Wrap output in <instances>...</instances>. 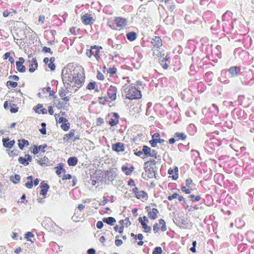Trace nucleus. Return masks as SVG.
Listing matches in <instances>:
<instances>
[{
  "mask_svg": "<svg viewBox=\"0 0 254 254\" xmlns=\"http://www.w3.org/2000/svg\"><path fill=\"white\" fill-rule=\"evenodd\" d=\"M61 127L62 129L64 131H67L69 130L70 128V124L68 122V121L65 123L62 124L61 126Z\"/></svg>",
  "mask_w": 254,
  "mask_h": 254,
  "instance_id": "54",
  "label": "nucleus"
},
{
  "mask_svg": "<svg viewBox=\"0 0 254 254\" xmlns=\"http://www.w3.org/2000/svg\"><path fill=\"white\" fill-rule=\"evenodd\" d=\"M239 78L243 85L252 86L254 83V72L252 69L243 67Z\"/></svg>",
  "mask_w": 254,
  "mask_h": 254,
  "instance_id": "2",
  "label": "nucleus"
},
{
  "mask_svg": "<svg viewBox=\"0 0 254 254\" xmlns=\"http://www.w3.org/2000/svg\"><path fill=\"white\" fill-rule=\"evenodd\" d=\"M134 168L133 166H131L129 168L123 166L122 167V170L125 172L126 175H130L131 173L133 171Z\"/></svg>",
  "mask_w": 254,
  "mask_h": 254,
  "instance_id": "36",
  "label": "nucleus"
},
{
  "mask_svg": "<svg viewBox=\"0 0 254 254\" xmlns=\"http://www.w3.org/2000/svg\"><path fill=\"white\" fill-rule=\"evenodd\" d=\"M17 70L20 72H24L26 70V67L21 64V62H16Z\"/></svg>",
  "mask_w": 254,
  "mask_h": 254,
  "instance_id": "39",
  "label": "nucleus"
},
{
  "mask_svg": "<svg viewBox=\"0 0 254 254\" xmlns=\"http://www.w3.org/2000/svg\"><path fill=\"white\" fill-rule=\"evenodd\" d=\"M96 86H97V84H96V82H95V81L90 82L87 85V86L86 87V89H89V90H92V89H95V87Z\"/></svg>",
  "mask_w": 254,
  "mask_h": 254,
  "instance_id": "56",
  "label": "nucleus"
},
{
  "mask_svg": "<svg viewBox=\"0 0 254 254\" xmlns=\"http://www.w3.org/2000/svg\"><path fill=\"white\" fill-rule=\"evenodd\" d=\"M160 64H161L162 67L164 69H167L168 68L169 64L168 63V62H167V61L165 62V61L161 60L160 61Z\"/></svg>",
  "mask_w": 254,
  "mask_h": 254,
  "instance_id": "61",
  "label": "nucleus"
},
{
  "mask_svg": "<svg viewBox=\"0 0 254 254\" xmlns=\"http://www.w3.org/2000/svg\"><path fill=\"white\" fill-rule=\"evenodd\" d=\"M153 48L158 49L162 46V41L158 36H155L151 41Z\"/></svg>",
  "mask_w": 254,
  "mask_h": 254,
  "instance_id": "14",
  "label": "nucleus"
},
{
  "mask_svg": "<svg viewBox=\"0 0 254 254\" xmlns=\"http://www.w3.org/2000/svg\"><path fill=\"white\" fill-rule=\"evenodd\" d=\"M64 164L63 163H60L58 164V166L55 167V169H57L56 173L58 176H60L63 172V173H65V170L64 168Z\"/></svg>",
  "mask_w": 254,
  "mask_h": 254,
  "instance_id": "35",
  "label": "nucleus"
},
{
  "mask_svg": "<svg viewBox=\"0 0 254 254\" xmlns=\"http://www.w3.org/2000/svg\"><path fill=\"white\" fill-rule=\"evenodd\" d=\"M48 222H50L52 224L51 227L50 228V230L51 231H55V224L53 222H52L50 219H47L45 221H43L42 222V224L43 226H44L46 228H47V229H48L49 226H47V225H48Z\"/></svg>",
  "mask_w": 254,
  "mask_h": 254,
  "instance_id": "33",
  "label": "nucleus"
},
{
  "mask_svg": "<svg viewBox=\"0 0 254 254\" xmlns=\"http://www.w3.org/2000/svg\"><path fill=\"white\" fill-rule=\"evenodd\" d=\"M3 145L5 148H11L14 145L15 142L14 140L9 141V138H4L2 139Z\"/></svg>",
  "mask_w": 254,
  "mask_h": 254,
  "instance_id": "23",
  "label": "nucleus"
},
{
  "mask_svg": "<svg viewBox=\"0 0 254 254\" xmlns=\"http://www.w3.org/2000/svg\"><path fill=\"white\" fill-rule=\"evenodd\" d=\"M117 89L115 86L111 85L107 90L108 98L110 99L111 101H114L116 99V94Z\"/></svg>",
  "mask_w": 254,
  "mask_h": 254,
  "instance_id": "13",
  "label": "nucleus"
},
{
  "mask_svg": "<svg viewBox=\"0 0 254 254\" xmlns=\"http://www.w3.org/2000/svg\"><path fill=\"white\" fill-rule=\"evenodd\" d=\"M189 197L190 198V200L192 202H197V201H198L201 198V197H200V196L199 195H194L193 194H190L189 196Z\"/></svg>",
  "mask_w": 254,
  "mask_h": 254,
  "instance_id": "48",
  "label": "nucleus"
},
{
  "mask_svg": "<svg viewBox=\"0 0 254 254\" xmlns=\"http://www.w3.org/2000/svg\"><path fill=\"white\" fill-rule=\"evenodd\" d=\"M207 47L205 48V51L206 52H208L206 50V48L208 49V47H209L211 49V57H212L214 55L215 56V57L217 58H220L221 57V50L222 47L220 45H217L214 49H211L212 45H209L208 44L207 45H206Z\"/></svg>",
  "mask_w": 254,
  "mask_h": 254,
  "instance_id": "11",
  "label": "nucleus"
},
{
  "mask_svg": "<svg viewBox=\"0 0 254 254\" xmlns=\"http://www.w3.org/2000/svg\"><path fill=\"white\" fill-rule=\"evenodd\" d=\"M34 111L36 113H37L38 114H46L47 113V110L46 109L43 108V105L40 104H38L36 108L34 109Z\"/></svg>",
  "mask_w": 254,
  "mask_h": 254,
  "instance_id": "31",
  "label": "nucleus"
},
{
  "mask_svg": "<svg viewBox=\"0 0 254 254\" xmlns=\"http://www.w3.org/2000/svg\"><path fill=\"white\" fill-rule=\"evenodd\" d=\"M127 38L130 41H133L136 39V34L134 32H130L127 34Z\"/></svg>",
  "mask_w": 254,
  "mask_h": 254,
  "instance_id": "41",
  "label": "nucleus"
},
{
  "mask_svg": "<svg viewBox=\"0 0 254 254\" xmlns=\"http://www.w3.org/2000/svg\"><path fill=\"white\" fill-rule=\"evenodd\" d=\"M62 78L64 86L71 87L74 92L82 86L84 81L81 74L75 72L74 70L71 71L68 68H64L62 70Z\"/></svg>",
  "mask_w": 254,
  "mask_h": 254,
  "instance_id": "1",
  "label": "nucleus"
},
{
  "mask_svg": "<svg viewBox=\"0 0 254 254\" xmlns=\"http://www.w3.org/2000/svg\"><path fill=\"white\" fill-rule=\"evenodd\" d=\"M219 114V109L218 106L213 104L211 107H210L207 111V113L206 114L207 118H211L213 122H215L217 116Z\"/></svg>",
  "mask_w": 254,
  "mask_h": 254,
  "instance_id": "7",
  "label": "nucleus"
},
{
  "mask_svg": "<svg viewBox=\"0 0 254 254\" xmlns=\"http://www.w3.org/2000/svg\"><path fill=\"white\" fill-rule=\"evenodd\" d=\"M141 97V91L135 86H131L126 94V98L130 100L140 99Z\"/></svg>",
  "mask_w": 254,
  "mask_h": 254,
  "instance_id": "5",
  "label": "nucleus"
},
{
  "mask_svg": "<svg viewBox=\"0 0 254 254\" xmlns=\"http://www.w3.org/2000/svg\"><path fill=\"white\" fill-rule=\"evenodd\" d=\"M102 221L104 223L111 226H113L114 223L116 222L115 218L113 217H104L103 218Z\"/></svg>",
  "mask_w": 254,
  "mask_h": 254,
  "instance_id": "29",
  "label": "nucleus"
},
{
  "mask_svg": "<svg viewBox=\"0 0 254 254\" xmlns=\"http://www.w3.org/2000/svg\"><path fill=\"white\" fill-rule=\"evenodd\" d=\"M142 151L143 154L146 157H149V156H151L150 152H151V148L146 146L144 145L143 146L142 148Z\"/></svg>",
  "mask_w": 254,
  "mask_h": 254,
  "instance_id": "43",
  "label": "nucleus"
},
{
  "mask_svg": "<svg viewBox=\"0 0 254 254\" xmlns=\"http://www.w3.org/2000/svg\"><path fill=\"white\" fill-rule=\"evenodd\" d=\"M186 186L190 190L191 192L195 187V185L193 183L192 180L190 178H188L186 180Z\"/></svg>",
  "mask_w": 254,
  "mask_h": 254,
  "instance_id": "26",
  "label": "nucleus"
},
{
  "mask_svg": "<svg viewBox=\"0 0 254 254\" xmlns=\"http://www.w3.org/2000/svg\"><path fill=\"white\" fill-rule=\"evenodd\" d=\"M104 176V173L102 171H96L95 173L91 176L92 185L95 186L96 184L102 182L103 181Z\"/></svg>",
  "mask_w": 254,
  "mask_h": 254,
  "instance_id": "8",
  "label": "nucleus"
},
{
  "mask_svg": "<svg viewBox=\"0 0 254 254\" xmlns=\"http://www.w3.org/2000/svg\"><path fill=\"white\" fill-rule=\"evenodd\" d=\"M185 21L188 23L190 24L191 23L193 24L196 23L198 22L197 19H193L191 18V16L190 15H186L185 17Z\"/></svg>",
  "mask_w": 254,
  "mask_h": 254,
  "instance_id": "40",
  "label": "nucleus"
},
{
  "mask_svg": "<svg viewBox=\"0 0 254 254\" xmlns=\"http://www.w3.org/2000/svg\"><path fill=\"white\" fill-rule=\"evenodd\" d=\"M204 90L205 88L204 87L203 84L201 82H198L196 87V92H202L204 91Z\"/></svg>",
  "mask_w": 254,
  "mask_h": 254,
  "instance_id": "50",
  "label": "nucleus"
},
{
  "mask_svg": "<svg viewBox=\"0 0 254 254\" xmlns=\"http://www.w3.org/2000/svg\"><path fill=\"white\" fill-rule=\"evenodd\" d=\"M52 21L54 25L59 26L62 24L63 20L59 18L57 15H54L52 17Z\"/></svg>",
  "mask_w": 254,
  "mask_h": 254,
  "instance_id": "30",
  "label": "nucleus"
},
{
  "mask_svg": "<svg viewBox=\"0 0 254 254\" xmlns=\"http://www.w3.org/2000/svg\"><path fill=\"white\" fill-rule=\"evenodd\" d=\"M213 77V73L211 71L207 72L204 76L205 80L206 82H210L212 81Z\"/></svg>",
  "mask_w": 254,
  "mask_h": 254,
  "instance_id": "45",
  "label": "nucleus"
},
{
  "mask_svg": "<svg viewBox=\"0 0 254 254\" xmlns=\"http://www.w3.org/2000/svg\"><path fill=\"white\" fill-rule=\"evenodd\" d=\"M102 49V47L99 46H91L90 49H87L86 51V55L90 58L92 56H94L97 61L101 60L100 57V50Z\"/></svg>",
  "mask_w": 254,
  "mask_h": 254,
  "instance_id": "4",
  "label": "nucleus"
},
{
  "mask_svg": "<svg viewBox=\"0 0 254 254\" xmlns=\"http://www.w3.org/2000/svg\"><path fill=\"white\" fill-rule=\"evenodd\" d=\"M146 195L147 193L145 191L141 190L139 191L138 193L136 194L135 196L137 198L139 199L141 197L145 198L146 196Z\"/></svg>",
  "mask_w": 254,
  "mask_h": 254,
  "instance_id": "55",
  "label": "nucleus"
},
{
  "mask_svg": "<svg viewBox=\"0 0 254 254\" xmlns=\"http://www.w3.org/2000/svg\"><path fill=\"white\" fill-rule=\"evenodd\" d=\"M38 67V63L37 62V60L33 58L32 59V63L30 64L29 65V72H33L35 71V70H36V69Z\"/></svg>",
  "mask_w": 254,
  "mask_h": 254,
  "instance_id": "32",
  "label": "nucleus"
},
{
  "mask_svg": "<svg viewBox=\"0 0 254 254\" xmlns=\"http://www.w3.org/2000/svg\"><path fill=\"white\" fill-rule=\"evenodd\" d=\"M65 89H62V90L59 91V95L62 98L65 96L66 93L69 92V89H70V87L65 85Z\"/></svg>",
  "mask_w": 254,
  "mask_h": 254,
  "instance_id": "44",
  "label": "nucleus"
},
{
  "mask_svg": "<svg viewBox=\"0 0 254 254\" xmlns=\"http://www.w3.org/2000/svg\"><path fill=\"white\" fill-rule=\"evenodd\" d=\"M40 187L41 190L40 194L45 197L48 190L49 189V186L48 184L45 183L44 181H43L40 184Z\"/></svg>",
  "mask_w": 254,
  "mask_h": 254,
  "instance_id": "15",
  "label": "nucleus"
},
{
  "mask_svg": "<svg viewBox=\"0 0 254 254\" xmlns=\"http://www.w3.org/2000/svg\"><path fill=\"white\" fill-rule=\"evenodd\" d=\"M75 130L74 129H71L70 130V132L68 134H66L64 135V139H65V137H67L69 139H72L73 137L74 136V135H75L74 133Z\"/></svg>",
  "mask_w": 254,
  "mask_h": 254,
  "instance_id": "58",
  "label": "nucleus"
},
{
  "mask_svg": "<svg viewBox=\"0 0 254 254\" xmlns=\"http://www.w3.org/2000/svg\"><path fill=\"white\" fill-rule=\"evenodd\" d=\"M27 179L28 180H30V181L27 182L25 186L26 187H27L28 189H31L32 188L33 186V177L32 176H29L27 177Z\"/></svg>",
  "mask_w": 254,
  "mask_h": 254,
  "instance_id": "46",
  "label": "nucleus"
},
{
  "mask_svg": "<svg viewBox=\"0 0 254 254\" xmlns=\"http://www.w3.org/2000/svg\"><path fill=\"white\" fill-rule=\"evenodd\" d=\"M147 212L148 217L152 220H154L157 218V214L159 213V211L156 208H153L152 210L151 209H150V210L147 209Z\"/></svg>",
  "mask_w": 254,
  "mask_h": 254,
  "instance_id": "21",
  "label": "nucleus"
},
{
  "mask_svg": "<svg viewBox=\"0 0 254 254\" xmlns=\"http://www.w3.org/2000/svg\"><path fill=\"white\" fill-rule=\"evenodd\" d=\"M117 174L111 171H107L106 177L110 181L113 180L116 177Z\"/></svg>",
  "mask_w": 254,
  "mask_h": 254,
  "instance_id": "42",
  "label": "nucleus"
},
{
  "mask_svg": "<svg viewBox=\"0 0 254 254\" xmlns=\"http://www.w3.org/2000/svg\"><path fill=\"white\" fill-rule=\"evenodd\" d=\"M18 142V146L21 150H23L25 146L29 145L28 141L24 139H19Z\"/></svg>",
  "mask_w": 254,
  "mask_h": 254,
  "instance_id": "37",
  "label": "nucleus"
},
{
  "mask_svg": "<svg viewBox=\"0 0 254 254\" xmlns=\"http://www.w3.org/2000/svg\"><path fill=\"white\" fill-rule=\"evenodd\" d=\"M188 132L190 135H193L196 131V128L194 124H190L187 127Z\"/></svg>",
  "mask_w": 254,
  "mask_h": 254,
  "instance_id": "28",
  "label": "nucleus"
},
{
  "mask_svg": "<svg viewBox=\"0 0 254 254\" xmlns=\"http://www.w3.org/2000/svg\"><path fill=\"white\" fill-rule=\"evenodd\" d=\"M119 114L115 112L108 114L105 118L107 123L111 127L116 126L119 123Z\"/></svg>",
  "mask_w": 254,
  "mask_h": 254,
  "instance_id": "6",
  "label": "nucleus"
},
{
  "mask_svg": "<svg viewBox=\"0 0 254 254\" xmlns=\"http://www.w3.org/2000/svg\"><path fill=\"white\" fill-rule=\"evenodd\" d=\"M232 115L235 119L240 121L246 119L247 116L245 111L240 108H235L232 112Z\"/></svg>",
  "mask_w": 254,
  "mask_h": 254,
  "instance_id": "9",
  "label": "nucleus"
},
{
  "mask_svg": "<svg viewBox=\"0 0 254 254\" xmlns=\"http://www.w3.org/2000/svg\"><path fill=\"white\" fill-rule=\"evenodd\" d=\"M178 168L177 167L175 166L174 168V169H172L171 168H170L168 170V173L169 175H172V179L174 180H176L179 177L178 175Z\"/></svg>",
  "mask_w": 254,
  "mask_h": 254,
  "instance_id": "22",
  "label": "nucleus"
},
{
  "mask_svg": "<svg viewBox=\"0 0 254 254\" xmlns=\"http://www.w3.org/2000/svg\"><path fill=\"white\" fill-rule=\"evenodd\" d=\"M112 149L117 152H123L125 150V146L123 143L121 142H117L112 144Z\"/></svg>",
  "mask_w": 254,
  "mask_h": 254,
  "instance_id": "19",
  "label": "nucleus"
},
{
  "mask_svg": "<svg viewBox=\"0 0 254 254\" xmlns=\"http://www.w3.org/2000/svg\"><path fill=\"white\" fill-rule=\"evenodd\" d=\"M159 224L160 225H161V231L162 232H164V231H166L167 228H166V223H165V221L163 219H161L159 220Z\"/></svg>",
  "mask_w": 254,
  "mask_h": 254,
  "instance_id": "57",
  "label": "nucleus"
},
{
  "mask_svg": "<svg viewBox=\"0 0 254 254\" xmlns=\"http://www.w3.org/2000/svg\"><path fill=\"white\" fill-rule=\"evenodd\" d=\"M6 85L8 89H10L11 88L16 87L17 86V83L11 80H8L6 82Z\"/></svg>",
  "mask_w": 254,
  "mask_h": 254,
  "instance_id": "49",
  "label": "nucleus"
},
{
  "mask_svg": "<svg viewBox=\"0 0 254 254\" xmlns=\"http://www.w3.org/2000/svg\"><path fill=\"white\" fill-rule=\"evenodd\" d=\"M142 227L145 233H149L151 230V227L147 225L146 222L142 223Z\"/></svg>",
  "mask_w": 254,
  "mask_h": 254,
  "instance_id": "52",
  "label": "nucleus"
},
{
  "mask_svg": "<svg viewBox=\"0 0 254 254\" xmlns=\"http://www.w3.org/2000/svg\"><path fill=\"white\" fill-rule=\"evenodd\" d=\"M181 190L182 191L185 192L186 194H190L191 192L186 186H182Z\"/></svg>",
  "mask_w": 254,
  "mask_h": 254,
  "instance_id": "64",
  "label": "nucleus"
},
{
  "mask_svg": "<svg viewBox=\"0 0 254 254\" xmlns=\"http://www.w3.org/2000/svg\"><path fill=\"white\" fill-rule=\"evenodd\" d=\"M162 253V248L160 247H157L154 249L153 252V254H161Z\"/></svg>",
  "mask_w": 254,
  "mask_h": 254,
  "instance_id": "63",
  "label": "nucleus"
},
{
  "mask_svg": "<svg viewBox=\"0 0 254 254\" xmlns=\"http://www.w3.org/2000/svg\"><path fill=\"white\" fill-rule=\"evenodd\" d=\"M242 71V69L239 66H233L228 69L229 73L232 77H237L238 75L240 76Z\"/></svg>",
  "mask_w": 254,
  "mask_h": 254,
  "instance_id": "12",
  "label": "nucleus"
},
{
  "mask_svg": "<svg viewBox=\"0 0 254 254\" xmlns=\"http://www.w3.org/2000/svg\"><path fill=\"white\" fill-rule=\"evenodd\" d=\"M146 173L145 174V176H147L149 178H152L153 177H156V174H157V171L156 169L155 168L149 167L147 169L145 170Z\"/></svg>",
  "mask_w": 254,
  "mask_h": 254,
  "instance_id": "16",
  "label": "nucleus"
},
{
  "mask_svg": "<svg viewBox=\"0 0 254 254\" xmlns=\"http://www.w3.org/2000/svg\"><path fill=\"white\" fill-rule=\"evenodd\" d=\"M67 162L69 166H75L77 164L78 159L74 156L70 157L68 159Z\"/></svg>",
  "mask_w": 254,
  "mask_h": 254,
  "instance_id": "34",
  "label": "nucleus"
},
{
  "mask_svg": "<svg viewBox=\"0 0 254 254\" xmlns=\"http://www.w3.org/2000/svg\"><path fill=\"white\" fill-rule=\"evenodd\" d=\"M18 161L19 163L23 164L24 166H27L29 165V163L27 162V160L26 158L23 157H20L18 159Z\"/></svg>",
  "mask_w": 254,
  "mask_h": 254,
  "instance_id": "51",
  "label": "nucleus"
},
{
  "mask_svg": "<svg viewBox=\"0 0 254 254\" xmlns=\"http://www.w3.org/2000/svg\"><path fill=\"white\" fill-rule=\"evenodd\" d=\"M178 225L180 226V227H184L188 224L187 221L184 218H180L178 220Z\"/></svg>",
  "mask_w": 254,
  "mask_h": 254,
  "instance_id": "59",
  "label": "nucleus"
},
{
  "mask_svg": "<svg viewBox=\"0 0 254 254\" xmlns=\"http://www.w3.org/2000/svg\"><path fill=\"white\" fill-rule=\"evenodd\" d=\"M20 176L18 174H15L14 176H11L9 178L10 181L14 184H18L20 180Z\"/></svg>",
  "mask_w": 254,
  "mask_h": 254,
  "instance_id": "38",
  "label": "nucleus"
},
{
  "mask_svg": "<svg viewBox=\"0 0 254 254\" xmlns=\"http://www.w3.org/2000/svg\"><path fill=\"white\" fill-rule=\"evenodd\" d=\"M108 98L107 97H99V102L101 104L105 105L106 103L108 101Z\"/></svg>",
  "mask_w": 254,
  "mask_h": 254,
  "instance_id": "60",
  "label": "nucleus"
},
{
  "mask_svg": "<svg viewBox=\"0 0 254 254\" xmlns=\"http://www.w3.org/2000/svg\"><path fill=\"white\" fill-rule=\"evenodd\" d=\"M227 73V70L225 69L222 70L221 72L220 76L218 78V80L220 82L225 84L229 83L230 82L229 79L226 77Z\"/></svg>",
  "mask_w": 254,
  "mask_h": 254,
  "instance_id": "18",
  "label": "nucleus"
},
{
  "mask_svg": "<svg viewBox=\"0 0 254 254\" xmlns=\"http://www.w3.org/2000/svg\"><path fill=\"white\" fill-rule=\"evenodd\" d=\"M115 23L116 24L117 26L118 27H125L127 25V21L125 18H123L122 17H117L115 21Z\"/></svg>",
  "mask_w": 254,
  "mask_h": 254,
  "instance_id": "20",
  "label": "nucleus"
},
{
  "mask_svg": "<svg viewBox=\"0 0 254 254\" xmlns=\"http://www.w3.org/2000/svg\"><path fill=\"white\" fill-rule=\"evenodd\" d=\"M178 147L180 151L185 152L189 150L190 147L185 146L182 143H179L178 145Z\"/></svg>",
  "mask_w": 254,
  "mask_h": 254,
  "instance_id": "47",
  "label": "nucleus"
},
{
  "mask_svg": "<svg viewBox=\"0 0 254 254\" xmlns=\"http://www.w3.org/2000/svg\"><path fill=\"white\" fill-rule=\"evenodd\" d=\"M236 20V19H235L234 21L222 22L223 31L227 34H231L234 29V22H235Z\"/></svg>",
  "mask_w": 254,
  "mask_h": 254,
  "instance_id": "10",
  "label": "nucleus"
},
{
  "mask_svg": "<svg viewBox=\"0 0 254 254\" xmlns=\"http://www.w3.org/2000/svg\"><path fill=\"white\" fill-rule=\"evenodd\" d=\"M198 83L196 80H189V90L191 92H195Z\"/></svg>",
  "mask_w": 254,
  "mask_h": 254,
  "instance_id": "25",
  "label": "nucleus"
},
{
  "mask_svg": "<svg viewBox=\"0 0 254 254\" xmlns=\"http://www.w3.org/2000/svg\"><path fill=\"white\" fill-rule=\"evenodd\" d=\"M233 13L230 11H227L223 15L222 17V22H227V21H234L232 19V15Z\"/></svg>",
  "mask_w": 254,
  "mask_h": 254,
  "instance_id": "24",
  "label": "nucleus"
},
{
  "mask_svg": "<svg viewBox=\"0 0 254 254\" xmlns=\"http://www.w3.org/2000/svg\"><path fill=\"white\" fill-rule=\"evenodd\" d=\"M221 142L216 138H210L204 142V148L208 153H212L215 149L221 145Z\"/></svg>",
  "mask_w": 254,
  "mask_h": 254,
  "instance_id": "3",
  "label": "nucleus"
},
{
  "mask_svg": "<svg viewBox=\"0 0 254 254\" xmlns=\"http://www.w3.org/2000/svg\"><path fill=\"white\" fill-rule=\"evenodd\" d=\"M82 22L85 25L90 24L94 21L93 17L88 14H85L81 16Z\"/></svg>",
  "mask_w": 254,
  "mask_h": 254,
  "instance_id": "17",
  "label": "nucleus"
},
{
  "mask_svg": "<svg viewBox=\"0 0 254 254\" xmlns=\"http://www.w3.org/2000/svg\"><path fill=\"white\" fill-rule=\"evenodd\" d=\"M174 137L176 138L177 141L180 140H184L187 138V135L185 133L176 132L174 133Z\"/></svg>",
  "mask_w": 254,
  "mask_h": 254,
  "instance_id": "27",
  "label": "nucleus"
},
{
  "mask_svg": "<svg viewBox=\"0 0 254 254\" xmlns=\"http://www.w3.org/2000/svg\"><path fill=\"white\" fill-rule=\"evenodd\" d=\"M9 106L10 107V111L12 113H15L18 112V108L16 107V105L13 103H10Z\"/></svg>",
  "mask_w": 254,
  "mask_h": 254,
  "instance_id": "53",
  "label": "nucleus"
},
{
  "mask_svg": "<svg viewBox=\"0 0 254 254\" xmlns=\"http://www.w3.org/2000/svg\"><path fill=\"white\" fill-rule=\"evenodd\" d=\"M247 245L245 244H242L238 246V250L239 251L242 252L245 251L247 249Z\"/></svg>",
  "mask_w": 254,
  "mask_h": 254,
  "instance_id": "62",
  "label": "nucleus"
}]
</instances>
